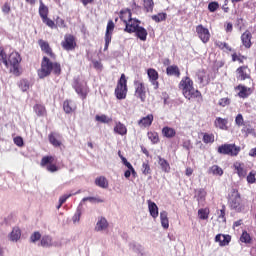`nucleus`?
Segmentation results:
<instances>
[{
	"mask_svg": "<svg viewBox=\"0 0 256 256\" xmlns=\"http://www.w3.org/2000/svg\"><path fill=\"white\" fill-rule=\"evenodd\" d=\"M147 75L152 85L154 86V89H159V82L157 81V79H159V73L157 72V70L149 68L147 70Z\"/></svg>",
	"mask_w": 256,
	"mask_h": 256,
	"instance_id": "dca6fc26",
	"label": "nucleus"
},
{
	"mask_svg": "<svg viewBox=\"0 0 256 256\" xmlns=\"http://www.w3.org/2000/svg\"><path fill=\"white\" fill-rule=\"evenodd\" d=\"M215 126L218 127L219 129H227V120L218 117L215 120Z\"/></svg>",
	"mask_w": 256,
	"mask_h": 256,
	"instance_id": "e433bc0d",
	"label": "nucleus"
},
{
	"mask_svg": "<svg viewBox=\"0 0 256 256\" xmlns=\"http://www.w3.org/2000/svg\"><path fill=\"white\" fill-rule=\"evenodd\" d=\"M153 119V114H148L138 121V125H140V127H151L153 124Z\"/></svg>",
	"mask_w": 256,
	"mask_h": 256,
	"instance_id": "5701e85b",
	"label": "nucleus"
},
{
	"mask_svg": "<svg viewBox=\"0 0 256 256\" xmlns=\"http://www.w3.org/2000/svg\"><path fill=\"white\" fill-rule=\"evenodd\" d=\"M42 21H43V23H45V25H47L51 29L55 28V22L53 20L49 19V17L42 19Z\"/></svg>",
	"mask_w": 256,
	"mask_h": 256,
	"instance_id": "13d9d810",
	"label": "nucleus"
},
{
	"mask_svg": "<svg viewBox=\"0 0 256 256\" xmlns=\"http://www.w3.org/2000/svg\"><path fill=\"white\" fill-rule=\"evenodd\" d=\"M38 44L41 47V50L46 53V55H49V57H55V54H53V51H51V47H49V43L44 40H39Z\"/></svg>",
	"mask_w": 256,
	"mask_h": 256,
	"instance_id": "a878e982",
	"label": "nucleus"
},
{
	"mask_svg": "<svg viewBox=\"0 0 256 256\" xmlns=\"http://www.w3.org/2000/svg\"><path fill=\"white\" fill-rule=\"evenodd\" d=\"M148 138L152 143H159V134L156 132H148Z\"/></svg>",
	"mask_w": 256,
	"mask_h": 256,
	"instance_id": "49530a36",
	"label": "nucleus"
},
{
	"mask_svg": "<svg viewBox=\"0 0 256 256\" xmlns=\"http://www.w3.org/2000/svg\"><path fill=\"white\" fill-rule=\"evenodd\" d=\"M63 109L65 113H73L77 109V105H75V102L71 100L64 101Z\"/></svg>",
	"mask_w": 256,
	"mask_h": 256,
	"instance_id": "bb28decb",
	"label": "nucleus"
},
{
	"mask_svg": "<svg viewBox=\"0 0 256 256\" xmlns=\"http://www.w3.org/2000/svg\"><path fill=\"white\" fill-rule=\"evenodd\" d=\"M94 231L96 233H107L109 231V221L107 218L100 216L94 226Z\"/></svg>",
	"mask_w": 256,
	"mask_h": 256,
	"instance_id": "1a4fd4ad",
	"label": "nucleus"
},
{
	"mask_svg": "<svg viewBox=\"0 0 256 256\" xmlns=\"http://www.w3.org/2000/svg\"><path fill=\"white\" fill-rule=\"evenodd\" d=\"M42 237H41V233L39 232H34L31 236H30V241L31 243H37V241H41Z\"/></svg>",
	"mask_w": 256,
	"mask_h": 256,
	"instance_id": "864d4df0",
	"label": "nucleus"
},
{
	"mask_svg": "<svg viewBox=\"0 0 256 256\" xmlns=\"http://www.w3.org/2000/svg\"><path fill=\"white\" fill-rule=\"evenodd\" d=\"M235 123L236 125H239V126L243 125V115L238 114L236 116Z\"/></svg>",
	"mask_w": 256,
	"mask_h": 256,
	"instance_id": "338daca9",
	"label": "nucleus"
},
{
	"mask_svg": "<svg viewBox=\"0 0 256 256\" xmlns=\"http://www.w3.org/2000/svg\"><path fill=\"white\" fill-rule=\"evenodd\" d=\"M158 159V164L160 165L162 171H164V173H169L171 171V166L169 165V162H167L165 158H161L160 156L158 157Z\"/></svg>",
	"mask_w": 256,
	"mask_h": 256,
	"instance_id": "7c9ffc66",
	"label": "nucleus"
},
{
	"mask_svg": "<svg viewBox=\"0 0 256 256\" xmlns=\"http://www.w3.org/2000/svg\"><path fill=\"white\" fill-rule=\"evenodd\" d=\"M241 151L240 147H237L235 144H223L218 147V153L221 155H230L231 157H237Z\"/></svg>",
	"mask_w": 256,
	"mask_h": 256,
	"instance_id": "0eeeda50",
	"label": "nucleus"
},
{
	"mask_svg": "<svg viewBox=\"0 0 256 256\" xmlns=\"http://www.w3.org/2000/svg\"><path fill=\"white\" fill-rule=\"evenodd\" d=\"M81 215H82L81 208H77L76 213L72 217L73 223H79V221H81Z\"/></svg>",
	"mask_w": 256,
	"mask_h": 256,
	"instance_id": "8fccbe9b",
	"label": "nucleus"
},
{
	"mask_svg": "<svg viewBox=\"0 0 256 256\" xmlns=\"http://www.w3.org/2000/svg\"><path fill=\"white\" fill-rule=\"evenodd\" d=\"M255 175H256L255 171H251L248 174V176H247L248 183H255V181H256Z\"/></svg>",
	"mask_w": 256,
	"mask_h": 256,
	"instance_id": "052dcab7",
	"label": "nucleus"
},
{
	"mask_svg": "<svg viewBox=\"0 0 256 256\" xmlns=\"http://www.w3.org/2000/svg\"><path fill=\"white\" fill-rule=\"evenodd\" d=\"M205 197H207V192L205 189H199L196 191L195 198L197 199L198 203H203V201H205Z\"/></svg>",
	"mask_w": 256,
	"mask_h": 256,
	"instance_id": "2f4dec72",
	"label": "nucleus"
},
{
	"mask_svg": "<svg viewBox=\"0 0 256 256\" xmlns=\"http://www.w3.org/2000/svg\"><path fill=\"white\" fill-rule=\"evenodd\" d=\"M62 47L66 51H73L75 49V37L73 35H66L62 42Z\"/></svg>",
	"mask_w": 256,
	"mask_h": 256,
	"instance_id": "2eb2a0df",
	"label": "nucleus"
},
{
	"mask_svg": "<svg viewBox=\"0 0 256 256\" xmlns=\"http://www.w3.org/2000/svg\"><path fill=\"white\" fill-rule=\"evenodd\" d=\"M229 103H231V100H229V98H222L219 100L218 105H220V107H227Z\"/></svg>",
	"mask_w": 256,
	"mask_h": 256,
	"instance_id": "680f3d73",
	"label": "nucleus"
},
{
	"mask_svg": "<svg viewBox=\"0 0 256 256\" xmlns=\"http://www.w3.org/2000/svg\"><path fill=\"white\" fill-rule=\"evenodd\" d=\"M114 131L118 133V135H125L127 133V127H125V125L118 122L114 127Z\"/></svg>",
	"mask_w": 256,
	"mask_h": 256,
	"instance_id": "72a5a7b5",
	"label": "nucleus"
},
{
	"mask_svg": "<svg viewBox=\"0 0 256 256\" xmlns=\"http://www.w3.org/2000/svg\"><path fill=\"white\" fill-rule=\"evenodd\" d=\"M162 135L164 137H166L167 139H173V137H175V135H177V132L175 131V129H173L169 126H165L162 129Z\"/></svg>",
	"mask_w": 256,
	"mask_h": 256,
	"instance_id": "cd10ccee",
	"label": "nucleus"
},
{
	"mask_svg": "<svg viewBox=\"0 0 256 256\" xmlns=\"http://www.w3.org/2000/svg\"><path fill=\"white\" fill-rule=\"evenodd\" d=\"M72 195L73 194H65V195H63V196H61L60 198H59V203H60V205H63V203H65V201H67L68 199H69V197H72Z\"/></svg>",
	"mask_w": 256,
	"mask_h": 256,
	"instance_id": "69168bd1",
	"label": "nucleus"
},
{
	"mask_svg": "<svg viewBox=\"0 0 256 256\" xmlns=\"http://www.w3.org/2000/svg\"><path fill=\"white\" fill-rule=\"evenodd\" d=\"M168 213L167 211L160 212V221L168 220Z\"/></svg>",
	"mask_w": 256,
	"mask_h": 256,
	"instance_id": "774afa93",
	"label": "nucleus"
},
{
	"mask_svg": "<svg viewBox=\"0 0 256 256\" xmlns=\"http://www.w3.org/2000/svg\"><path fill=\"white\" fill-rule=\"evenodd\" d=\"M51 73H54V75H61V64L51 62L49 58L44 56L42 59L41 68L38 70V77L40 79H45V77H49Z\"/></svg>",
	"mask_w": 256,
	"mask_h": 256,
	"instance_id": "f257e3e1",
	"label": "nucleus"
},
{
	"mask_svg": "<svg viewBox=\"0 0 256 256\" xmlns=\"http://www.w3.org/2000/svg\"><path fill=\"white\" fill-rule=\"evenodd\" d=\"M14 143L17 145V147H23V138L20 136L15 137Z\"/></svg>",
	"mask_w": 256,
	"mask_h": 256,
	"instance_id": "e2e57ef3",
	"label": "nucleus"
},
{
	"mask_svg": "<svg viewBox=\"0 0 256 256\" xmlns=\"http://www.w3.org/2000/svg\"><path fill=\"white\" fill-rule=\"evenodd\" d=\"M113 31H115V23L113 22V20H109L106 27V33H105L104 51H107V49H109V43H111V39L113 37Z\"/></svg>",
	"mask_w": 256,
	"mask_h": 256,
	"instance_id": "9b49d317",
	"label": "nucleus"
},
{
	"mask_svg": "<svg viewBox=\"0 0 256 256\" xmlns=\"http://www.w3.org/2000/svg\"><path fill=\"white\" fill-rule=\"evenodd\" d=\"M216 243L220 244V247H225L231 243V236L225 234H217L215 237Z\"/></svg>",
	"mask_w": 256,
	"mask_h": 256,
	"instance_id": "a211bd4d",
	"label": "nucleus"
},
{
	"mask_svg": "<svg viewBox=\"0 0 256 256\" xmlns=\"http://www.w3.org/2000/svg\"><path fill=\"white\" fill-rule=\"evenodd\" d=\"M141 171L143 175H151V166L149 165V162H144L142 164Z\"/></svg>",
	"mask_w": 256,
	"mask_h": 256,
	"instance_id": "a18cd8bd",
	"label": "nucleus"
},
{
	"mask_svg": "<svg viewBox=\"0 0 256 256\" xmlns=\"http://www.w3.org/2000/svg\"><path fill=\"white\" fill-rule=\"evenodd\" d=\"M41 247L49 249L50 247H61V243L53 240V237L50 235H44L40 240Z\"/></svg>",
	"mask_w": 256,
	"mask_h": 256,
	"instance_id": "ddd939ff",
	"label": "nucleus"
},
{
	"mask_svg": "<svg viewBox=\"0 0 256 256\" xmlns=\"http://www.w3.org/2000/svg\"><path fill=\"white\" fill-rule=\"evenodd\" d=\"M179 88L186 99H195L201 97V92L193 87V80L189 77H184L179 83Z\"/></svg>",
	"mask_w": 256,
	"mask_h": 256,
	"instance_id": "f03ea898",
	"label": "nucleus"
},
{
	"mask_svg": "<svg viewBox=\"0 0 256 256\" xmlns=\"http://www.w3.org/2000/svg\"><path fill=\"white\" fill-rule=\"evenodd\" d=\"M55 161V157L53 156H44L40 162L41 167H45V165H48L46 167L47 171L50 173H56V171H59V168L57 165L53 164Z\"/></svg>",
	"mask_w": 256,
	"mask_h": 256,
	"instance_id": "9d476101",
	"label": "nucleus"
},
{
	"mask_svg": "<svg viewBox=\"0 0 256 256\" xmlns=\"http://www.w3.org/2000/svg\"><path fill=\"white\" fill-rule=\"evenodd\" d=\"M129 13V10L121 11L120 12V19L125 23V29L126 33H129V22L127 21V15Z\"/></svg>",
	"mask_w": 256,
	"mask_h": 256,
	"instance_id": "473e14b6",
	"label": "nucleus"
},
{
	"mask_svg": "<svg viewBox=\"0 0 256 256\" xmlns=\"http://www.w3.org/2000/svg\"><path fill=\"white\" fill-rule=\"evenodd\" d=\"M8 239L11 243H17L21 239V229H19V227H14L8 234Z\"/></svg>",
	"mask_w": 256,
	"mask_h": 256,
	"instance_id": "6ab92c4d",
	"label": "nucleus"
},
{
	"mask_svg": "<svg viewBox=\"0 0 256 256\" xmlns=\"http://www.w3.org/2000/svg\"><path fill=\"white\" fill-rule=\"evenodd\" d=\"M183 147L186 149V151H191L193 149V146L191 145L190 140H186L183 142Z\"/></svg>",
	"mask_w": 256,
	"mask_h": 256,
	"instance_id": "0e129e2a",
	"label": "nucleus"
},
{
	"mask_svg": "<svg viewBox=\"0 0 256 256\" xmlns=\"http://www.w3.org/2000/svg\"><path fill=\"white\" fill-rule=\"evenodd\" d=\"M234 169L235 171H237L238 177L243 178L247 176V170L245 169V164L241 162H235Z\"/></svg>",
	"mask_w": 256,
	"mask_h": 256,
	"instance_id": "4be33fe9",
	"label": "nucleus"
},
{
	"mask_svg": "<svg viewBox=\"0 0 256 256\" xmlns=\"http://www.w3.org/2000/svg\"><path fill=\"white\" fill-rule=\"evenodd\" d=\"M2 13H4V15H9V13H11V5L9 3H4L2 6Z\"/></svg>",
	"mask_w": 256,
	"mask_h": 256,
	"instance_id": "bf43d9fd",
	"label": "nucleus"
},
{
	"mask_svg": "<svg viewBox=\"0 0 256 256\" xmlns=\"http://www.w3.org/2000/svg\"><path fill=\"white\" fill-rule=\"evenodd\" d=\"M236 73L238 74L237 79L240 81H245V79H249V67L247 66H241L236 70Z\"/></svg>",
	"mask_w": 256,
	"mask_h": 256,
	"instance_id": "f3484780",
	"label": "nucleus"
},
{
	"mask_svg": "<svg viewBox=\"0 0 256 256\" xmlns=\"http://www.w3.org/2000/svg\"><path fill=\"white\" fill-rule=\"evenodd\" d=\"M240 241H242V243H251V235H249L247 231H244L240 237Z\"/></svg>",
	"mask_w": 256,
	"mask_h": 256,
	"instance_id": "de8ad7c7",
	"label": "nucleus"
},
{
	"mask_svg": "<svg viewBox=\"0 0 256 256\" xmlns=\"http://www.w3.org/2000/svg\"><path fill=\"white\" fill-rule=\"evenodd\" d=\"M165 19H167V13H158L152 16V20L156 23H161V21H165Z\"/></svg>",
	"mask_w": 256,
	"mask_h": 256,
	"instance_id": "79ce46f5",
	"label": "nucleus"
},
{
	"mask_svg": "<svg viewBox=\"0 0 256 256\" xmlns=\"http://www.w3.org/2000/svg\"><path fill=\"white\" fill-rule=\"evenodd\" d=\"M148 209L153 219H157L159 217V207L155 202L148 200Z\"/></svg>",
	"mask_w": 256,
	"mask_h": 256,
	"instance_id": "412c9836",
	"label": "nucleus"
},
{
	"mask_svg": "<svg viewBox=\"0 0 256 256\" xmlns=\"http://www.w3.org/2000/svg\"><path fill=\"white\" fill-rule=\"evenodd\" d=\"M130 249L133 251V253H136L137 256H151V253L145 250V247H143V245L139 243H136V242L131 243Z\"/></svg>",
	"mask_w": 256,
	"mask_h": 256,
	"instance_id": "4468645a",
	"label": "nucleus"
},
{
	"mask_svg": "<svg viewBox=\"0 0 256 256\" xmlns=\"http://www.w3.org/2000/svg\"><path fill=\"white\" fill-rule=\"evenodd\" d=\"M19 87L23 92L29 91L30 84L27 80H21L19 83Z\"/></svg>",
	"mask_w": 256,
	"mask_h": 256,
	"instance_id": "09e8293b",
	"label": "nucleus"
},
{
	"mask_svg": "<svg viewBox=\"0 0 256 256\" xmlns=\"http://www.w3.org/2000/svg\"><path fill=\"white\" fill-rule=\"evenodd\" d=\"M237 89L240 90V92L238 93L239 97H242L243 99H245V97L249 96V94L247 93L248 88L246 86L238 85Z\"/></svg>",
	"mask_w": 256,
	"mask_h": 256,
	"instance_id": "c03bdc74",
	"label": "nucleus"
},
{
	"mask_svg": "<svg viewBox=\"0 0 256 256\" xmlns=\"http://www.w3.org/2000/svg\"><path fill=\"white\" fill-rule=\"evenodd\" d=\"M198 215L202 220L209 219V211L207 209L198 210Z\"/></svg>",
	"mask_w": 256,
	"mask_h": 256,
	"instance_id": "603ef678",
	"label": "nucleus"
},
{
	"mask_svg": "<svg viewBox=\"0 0 256 256\" xmlns=\"http://www.w3.org/2000/svg\"><path fill=\"white\" fill-rule=\"evenodd\" d=\"M196 33L202 43H209V39H211L209 29L205 28L202 24H200L196 26Z\"/></svg>",
	"mask_w": 256,
	"mask_h": 256,
	"instance_id": "f8f14e48",
	"label": "nucleus"
},
{
	"mask_svg": "<svg viewBox=\"0 0 256 256\" xmlns=\"http://www.w3.org/2000/svg\"><path fill=\"white\" fill-rule=\"evenodd\" d=\"M39 15L42 20L49 17V7L44 5L43 1L41 0H40V6H39Z\"/></svg>",
	"mask_w": 256,
	"mask_h": 256,
	"instance_id": "c756f323",
	"label": "nucleus"
},
{
	"mask_svg": "<svg viewBox=\"0 0 256 256\" xmlns=\"http://www.w3.org/2000/svg\"><path fill=\"white\" fill-rule=\"evenodd\" d=\"M7 63L9 67L7 69L10 70V73H13V75H19V63H21V55H19L17 52H12L9 55V58L7 60Z\"/></svg>",
	"mask_w": 256,
	"mask_h": 256,
	"instance_id": "39448f33",
	"label": "nucleus"
},
{
	"mask_svg": "<svg viewBox=\"0 0 256 256\" xmlns=\"http://www.w3.org/2000/svg\"><path fill=\"white\" fill-rule=\"evenodd\" d=\"M95 119H96V121H98V123H111V121H113V119H111L110 117H108L105 114L96 115Z\"/></svg>",
	"mask_w": 256,
	"mask_h": 256,
	"instance_id": "4c0bfd02",
	"label": "nucleus"
},
{
	"mask_svg": "<svg viewBox=\"0 0 256 256\" xmlns=\"http://www.w3.org/2000/svg\"><path fill=\"white\" fill-rule=\"evenodd\" d=\"M49 141H50L51 145H53V147H61V141H59V139H57V136H55V134L49 135Z\"/></svg>",
	"mask_w": 256,
	"mask_h": 256,
	"instance_id": "37998d69",
	"label": "nucleus"
},
{
	"mask_svg": "<svg viewBox=\"0 0 256 256\" xmlns=\"http://www.w3.org/2000/svg\"><path fill=\"white\" fill-rule=\"evenodd\" d=\"M0 59L4 63L5 67H9V62H7V55L3 51V48L0 47Z\"/></svg>",
	"mask_w": 256,
	"mask_h": 256,
	"instance_id": "5fc2aeb1",
	"label": "nucleus"
},
{
	"mask_svg": "<svg viewBox=\"0 0 256 256\" xmlns=\"http://www.w3.org/2000/svg\"><path fill=\"white\" fill-rule=\"evenodd\" d=\"M34 111H35L36 115H38V117H43L46 113L45 106L39 105V104H36L34 106Z\"/></svg>",
	"mask_w": 256,
	"mask_h": 256,
	"instance_id": "ea45409f",
	"label": "nucleus"
},
{
	"mask_svg": "<svg viewBox=\"0 0 256 256\" xmlns=\"http://www.w3.org/2000/svg\"><path fill=\"white\" fill-rule=\"evenodd\" d=\"M218 219L222 221V223H225L227 219L225 218V206H222V209H220V212H218Z\"/></svg>",
	"mask_w": 256,
	"mask_h": 256,
	"instance_id": "4d7b16f0",
	"label": "nucleus"
},
{
	"mask_svg": "<svg viewBox=\"0 0 256 256\" xmlns=\"http://www.w3.org/2000/svg\"><path fill=\"white\" fill-rule=\"evenodd\" d=\"M230 209L236 211V213H241L245 211V204H243V200L241 199V194L237 189H232V194L229 199Z\"/></svg>",
	"mask_w": 256,
	"mask_h": 256,
	"instance_id": "20e7f679",
	"label": "nucleus"
},
{
	"mask_svg": "<svg viewBox=\"0 0 256 256\" xmlns=\"http://www.w3.org/2000/svg\"><path fill=\"white\" fill-rule=\"evenodd\" d=\"M153 7H155L153 0H144V8L147 13H153Z\"/></svg>",
	"mask_w": 256,
	"mask_h": 256,
	"instance_id": "a19ab883",
	"label": "nucleus"
},
{
	"mask_svg": "<svg viewBox=\"0 0 256 256\" xmlns=\"http://www.w3.org/2000/svg\"><path fill=\"white\" fill-rule=\"evenodd\" d=\"M141 22L139 20H135L131 18V13H130V18H129V33H135L138 39L140 41H147V30L144 27L139 26Z\"/></svg>",
	"mask_w": 256,
	"mask_h": 256,
	"instance_id": "7ed1b4c3",
	"label": "nucleus"
},
{
	"mask_svg": "<svg viewBox=\"0 0 256 256\" xmlns=\"http://www.w3.org/2000/svg\"><path fill=\"white\" fill-rule=\"evenodd\" d=\"M85 201H89L90 203H104L105 200L101 199V198H97V197H85L82 199L80 205H83V203H85Z\"/></svg>",
	"mask_w": 256,
	"mask_h": 256,
	"instance_id": "58836bf2",
	"label": "nucleus"
},
{
	"mask_svg": "<svg viewBox=\"0 0 256 256\" xmlns=\"http://www.w3.org/2000/svg\"><path fill=\"white\" fill-rule=\"evenodd\" d=\"M203 141L205 143H213L215 141V136L213 134H204Z\"/></svg>",
	"mask_w": 256,
	"mask_h": 256,
	"instance_id": "6e6d98bb",
	"label": "nucleus"
},
{
	"mask_svg": "<svg viewBox=\"0 0 256 256\" xmlns=\"http://www.w3.org/2000/svg\"><path fill=\"white\" fill-rule=\"evenodd\" d=\"M94 183L97 187H100L101 189H107L109 187V181L105 176L97 177Z\"/></svg>",
	"mask_w": 256,
	"mask_h": 256,
	"instance_id": "393cba45",
	"label": "nucleus"
},
{
	"mask_svg": "<svg viewBox=\"0 0 256 256\" xmlns=\"http://www.w3.org/2000/svg\"><path fill=\"white\" fill-rule=\"evenodd\" d=\"M218 9H219L218 2H210L208 4V11H210V13H215V11H217Z\"/></svg>",
	"mask_w": 256,
	"mask_h": 256,
	"instance_id": "3c124183",
	"label": "nucleus"
},
{
	"mask_svg": "<svg viewBox=\"0 0 256 256\" xmlns=\"http://www.w3.org/2000/svg\"><path fill=\"white\" fill-rule=\"evenodd\" d=\"M208 173L212 175H219V177H221V175H223V169L218 165H213L209 168Z\"/></svg>",
	"mask_w": 256,
	"mask_h": 256,
	"instance_id": "f704fd0d",
	"label": "nucleus"
},
{
	"mask_svg": "<svg viewBox=\"0 0 256 256\" xmlns=\"http://www.w3.org/2000/svg\"><path fill=\"white\" fill-rule=\"evenodd\" d=\"M166 73L170 77H181V71L177 65H171L166 68Z\"/></svg>",
	"mask_w": 256,
	"mask_h": 256,
	"instance_id": "b1692460",
	"label": "nucleus"
},
{
	"mask_svg": "<svg viewBox=\"0 0 256 256\" xmlns=\"http://www.w3.org/2000/svg\"><path fill=\"white\" fill-rule=\"evenodd\" d=\"M115 95L117 99H125L127 97V79H125V74L121 75V78L115 89Z\"/></svg>",
	"mask_w": 256,
	"mask_h": 256,
	"instance_id": "6e6552de",
	"label": "nucleus"
},
{
	"mask_svg": "<svg viewBox=\"0 0 256 256\" xmlns=\"http://www.w3.org/2000/svg\"><path fill=\"white\" fill-rule=\"evenodd\" d=\"M253 35L251 34V32L249 30H246L242 36H241V41L242 44L244 45V47H246V49H251V39H252Z\"/></svg>",
	"mask_w": 256,
	"mask_h": 256,
	"instance_id": "aec40b11",
	"label": "nucleus"
},
{
	"mask_svg": "<svg viewBox=\"0 0 256 256\" xmlns=\"http://www.w3.org/2000/svg\"><path fill=\"white\" fill-rule=\"evenodd\" d=\"M74 89L78 95H81L83 99L87 97V89L85 87L81 86L80 84H77L74 86Z\"/></svg>",
	"mask_w": 256,
	"mask_h": 256,
	"instance_id": "c9c22d12",
	"label": "nucleus"
},
{
	"mask_svg": "<svg viewBox=\"0 0 256 256\" xmlns=\"http://www.w3.org/2000/svg\"><path fill=\"white\" fill-rule=\"evenodd\" d=\"M133 87L134 97L140 99L141 103H145V100L147 99V88H145V84L142 81L135 80Z\"/></svg>",
	"mask_w": 256,
	"mask_h": 256,
	"instance_id": "423d86ee",
	"label": "nucleus"
},
{
	"mask_svg": "<svg viewBox=\"0 0 256 256\" xmlns=\"http://www.w3.org/2000/svg\"><path fill=\"white\" fill-rule=\"evenodd\" d=\"M196 77L198 79V83H200L201 85H209L210 79L205 72L199 71L196 74Z\"/></svg>",
	"mask_w": 256,
	"mask_h": 256,
	"instance_id": "c85d7f7f",
	"label": "nucleus"
}]
</instances>
